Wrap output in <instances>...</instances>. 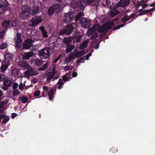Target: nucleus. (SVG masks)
Listing matches in <instances>:
<instances>
[{
    "instance_id": "c85d7f7f",
    "label": "nucleus",
    "mask_w": 155,
    "mask_h": 155,
    "mask_svg": "<svg viewBox=\"0 0 155 155\" xmlns=\"http://www.w3.org/2000/svg\"><path fill=\"white\" fill-rule=\"evenodd\" d=\"M6 64H3L2 63V65L1 67V69L2 71H5L7 68L8 65L10 63L8 62L6 63Z\"/></svg>"
},
{
    "instance_id": "5fc2aeb1",
    "label": "nucleus",
    "mask_w": 155,
    "mask_h": 155,
    "mask_svg": "<svg viewBox=\"0 0 155 155\" xmlns=\"http://www.w3.org/2000/svg\"><path fill=\"white\" fill-rule=\"evenodd\" d=\"M114 24V23L113 22H110L109 23V26L108 27V29H110L113 26Z\"/></svg>"
},
{
    "instance_id": "13d9d810",
    "label": "nucleus",
    "mask_w": 155,
    "mask_h": 155,
    "mask_svg": "<svg viewBox=\"0 0 155 155\" xmlns=\"http://www.w3.org/2000/svg\"><path fill=\"white\" fill-rule=\"evenodd\" d=\"M70 69V67L69 66H66L64 67V71H68Z\"/></svg>"
},
{
    "instance_id": "9d476101",
    "label": "nucleus",
    "mask_w": 155,
    "mask_h": 155,
    "mask_svg": "<svg viewBox=\"0 0 155 155\" xmlns=\"http://www.w3.org/2000/svg\"><path fill=\"white\" fill-rule=\"evenodd\" d=\"M13 84L12 81L8 79H6L3 82V86L2 87V89L6 91L8 89V87L11 86Z\"/></svg>"
},
{
    "instance_id": "a19ab883",
    "label": "nucleus",
    "mask_w": 155,
    "mask_h": 155,
    "mask_svg": "<svg viewBox=\"0 0 155 155\" xmlns=\"http://www.w3.org/2000/svg\"><path fill=\"white\" fill-rule=\"evenodd\" d=\"M110 151L114 153L117 152L118 150L117 147H112L110 149Z\"/></svg>"
},
{
    "instance_id": "72a5a7b5",
    "label": "nucleus",
    "mask_w": 155,
    "mask_h": 155,
    "mask_svg": "<svg viewBox=\"0 0 155 155\" xmlns=\"http://www.w3.org/2000/svg\"><path fill=\"white\" fill-rule=\"evenodd\" d=\"M19 99H21L22 103L24 104L26 103L28 101L27 98L25 96L20 97Z\"/></svg>"
},
{
    "instance_id": "6e6552de",
    "label": "nucleus",
    "mask_w": 155,
    "mask_h": 155,
    "mask_svg": "<svg viewBox=\"0 0 155 155\" xmlns=\"http://www.w3.org/2000/svg\"><path fill=\"white\" fill-rule=\"evenodd\" d=\"M74 12H69L65 14L63 19L64 22L68 23L71 22L74 17Z\"/></svg>"
},
{
    "instance_id": "e433bc0d",
    "label": "nucleus",
    "mask_w": 155,
    "mask_h": 155,
    "mask_svg": "<svg viewBox=\"0 0 155 155\" xmlns=\"http://www.w3.org/2000/svg\"><path fill=\"white\" fill-rule=\"evenodd\" d=\"M128 17L127 15H125L122 18V21L123 23H125L126 21H128L129 20Z\"/></svg>"
},
{
    "instance_id": "6e6d98bb",
    "label": "nucleus",
    "mask_w": 155,
    "mask_h": 155,
    "mask_svg": "<svg viewBox=\"0 0 155 155\" xmlns=\"http://www.w3.org/2000/svg\"><path fill=\"white\" fill-rule=\"evenodd\" d=\"M92 54L91 53L89 52L88 54H87L86 56V59L87 60H88L89 59V57L91 56Z\"/></svg>"
},
{
    "instance_id": "393cba45",
    "label": "nucleus",
    "mask_w": 155,
    "mask_h": 155,
    "mask_svg": "<svg viewBox=\"0 0 155 155\" xmlns=\"http://www.w3.org/2000/svg\"><path fill=\"white\" fill-rule=\"evenodd\" d=\"M88 41L86 40L84 41L83 43L81 44L79 48L81 49H83L86 48L87 46V44L88 43Z\"/></svg>"
},
{
    "instance_id": "2eb2a0df",
    "label": "nucleus",
    "mask_w": 155,
    "mask_h": 155,
    "mask_svg": "<svg viewBox=\"0 0 155 155\" xmlns=\"http://www.w3.org/2000/svg\"><path fill=\"white\" fill-rule=\"evenodd\" d=\"M5 63L8 62L10 63V61L12 60L13 56L9 53H7L5 54Z\"/></svg>"
},
{
    "instance_id": "7c9ffc66",
    "label": "nucleus",
    "mask_w": 155,
    "mask_h": 155,
    "mask_svg": "<svg viewBox=\"0 0 155 155\" xmlns=\"http://www.w3.org/2000/svg\"><path fill=\"white\" fill-rule=\"evenodd\" d=\"M74 48L73 45H69V46H67L66 48V53H69L73 50Z\"/></svg>"
},
{
    "instance_id": "4d7b16f0",
    "label": "nucleus",
    "mask_w": 155,
    "mask_h": 155,
    "mask_svg": "<svg viewBox=\"0 0 155 155\" xmlns=\"http://www.w3.org/2000/svg\"><path fill=\"white\" fill-rule=\"evenodd\" d=\"M82 16V13L81 12H79L78 13L77 15V17L80 18Z\"/></svg>"
},
{
    "instance_id": "0e129e2a",
    "label": "nucleus",
    "mask_w": 155,
    "mask_h": 155,
    "mask_svg": "<svg viewBox=\"0 0 155 155\" xmlns=\"http://www.w3.org/2000/svg\"><path fill=\"white\" fill-rule=\"evenodd\" d=\"M23 86H24L23 84L21 83L19 85V88L20 90H21L23 88Z\"/></svg>"
},
{
    "instance_id": "4c0bfd02",
    "label": "nucleus",
    "mask_w": 155,
    "mask_h": 155,
    "mask_svg": "<svg viewBox=\"0 0 155 155\" xmlns=\"http://www.w3.org/2000/svg\"><path fill=\"white\" fill-rule=\"evenodd\" d=\"M8 46V44L6 42L0 45V49L3 50L6 48Z\"/></svg>"
},
{
    "instance_id": "f8f14e48",
    "label": "nucleus",
    "mask_w": 155,
    "mask_h": 155,
    "mask_svg": "<svg viewBox=\"0 0 155 155\" xmlns=\"http://www.w3.org/2000/svg\"><path fill=\"white\" fill-rule=\"evenodd\" d=\"M107 31V29L104 26L102 25L98 29V32L100 33L99 34L98 37L101 38L104 36Z\"/></svg>"
},
{
    "instance_id": "1a4fd4ad",
    "label": "nucleus",
    "mask_w": 155,
    "mask_h": 155,
    "mask_svg": "<svg viewBox=\"0 0 155 155\" xmlns=\"http://www.w3.org/2000/svg\"><path fill=\"white\" fill-rule=\"evenodd\" d=\"M130 0H120L117 3L114 5L115 8L119 7L125 8L130 4Z\"/></svg>"
},
{
    "instance_id": "864d4df0",
    "label": "nucleus",
    "mask_w": 155,
    "mask_h": 155,
    "mask_svg": "<svg viewBox=\"0 0 155 155\" xmlns=\"http://www.w3.org/2000/svg\"><path fill=\"white\" fill-rule=\"evenodd\" d=\"M150 10H146L142 12L143 15L146 14L150 11Z\"/></svg>"
},
{
    "instance_id": "f03ea898",
    "label": "nucleus",
    "mask_w": 155,
    "mask_h": 155,
    "mask_svg": "<svg viewBox=\"0 0 155 155\" xmlns=\"http://www.w3.org/2000/svg\"><path fill=\"white\" fill-rule=\"evenodd\" d=\"M30 10L31 8L28 5H22L21 8V18L23 20L27 19L31 15Z\"/></svg>"
},
{
    "instance_id": "412c9836",
    "label": "nucleus",
    "mask_w": 155,
    "mask_h": 155,
    "mask_svg": "<svg viewBox=\"0 0 155 155\" xmlns=\"http://www.w3.org/2000/svg\"><path fill=\"white\" fill-rule=\"evenodd\" d=\"M40 10L39 7L37 5H35L33 8L32 14V15H35L37 14Z\"/></svg>"
},
{
    "instance_id": "de8ad7c7",
    "label": "nucleus",
    "mask_w": 155,
    "mask_h": 155,
    "mask_svg": "<svg viewBox=\"0 0 155 155\" xmlns=\"http://www.w3.org/2000/svg\"><path fill=\"white\" fill-rule=\"evenodd\" d=\"M62 80L64 82H66L68 80L69 78L68 77H67L66 75H64L62 76Z\"/></svg>"
},
{
    "instance_id": "49530a36",
    "label": "nucleus",
    "mask_w": 155,
    "mask_h": 155,
    "mask_svg": "<svg viewBox=\"0 0 155 155\" xmlns=\"http://www.w3.org/2000/svg\"><path fill=\"white\" fill-rule=\"evenodd\" d=\"M40 91L39 90H36L34 93V95L35 97L38 96L39 95Z\"/></svg>"
},
{
    "instance_id": "e2e57ef3",
    "label": "nucleus",
    "mask_w": 155,
    "mask_h": 155,
    "mask_svg": "<svg viewBox=\"0 0 155 155\" xmlns=\"http://www.w3.org/2000/svg\"><path fill=\"white\" fill-rule=\"evenodd\" d=\"M77 75V73L76 72H73L72 74V76L73 77H75Z\"/></svg>"
},
{
    "instance_id": "c03bdc74",
    "label": "nucleus",
    "mask_w": 155,
    "mask_h": 155,
    "mask_svg": "<svg viewBox=\"0 0 155 155\" xmlns=\"http://www.w3.org/2000/svg\"><path fill=\"white\" fill-rule=\"evenodd\" d=\"M9 118L8 117H5V118L3 119L2 124H5L7 122H8L9 120Z\"/></svg>"
},
{
    "instance_id": "a878e982",
    "label": "nucleus",
    "mask_w": 155,
    "mask_h": 155,
    "mask_svg": "<svg viewBox=\"0 0 155 155\" xmlns=\"http://www.w3.org/2000/svg\"><path fill=\"white\" fill-rule=\"evenodd\" d=\"M22 41V40H16L15 47L16 49H18L20 48Z\"/></svg>"
},
{
    "instance_id": "8fccbe9b",
    "label": "nucleus",
    "mask_w": 155,
    "mask_h": 155,
    "mask_svg": "<svg viewBox=\"0 0 155 155\" xmlns=\"http://www.w3.org/2000/svg\"><path fill=\"white\" fill-rule=\"evenodd\" d=\"M62 80H63L61 78L59 79L57 83V84H61V85H63L64 84V83L63 82Z\"/></svg>"
},
{
    "instance_id": "774afa93",
    "label": "nucleus",
    "mask_w": 155,
    "mask_h": 155,
    "mask_svg": "<svg viewBox=\"0 0 155 155\" xmlns=\"http://www.w3.org/2000/svg\"><path fill=\"white\" fill-rule=\"evenodd\" d=\"M38 70L39 71H44V70H45V68L43 67V66H42V67H40L38 68Z\"/></svg>"
},
{
    "instance_id": "9b49d317",
    "label": "nucleus",
    "mask_w": 155,
    "mask_h": 155,
    "mask_svg": "<svg viewBox=\"0 0 155 155\" xmlns=\"http://www.w3.org/2000/svg\"><path fill=\"white\" fill-rule=\"evenodd\" d=\"M42 21L41 16H35L33 18L31 21L32 22L31 26L33 27Z\"/></svg>"
},
{
    "instance_id": "c9c22d12",
    "label": "nucleus",
    "mask_w": 155,
    "mask_h": 155,
    "mask_svg": "<svg viewBox=\"0 0 155 155\" xmlns=\"http://www.w3.org/2000/svg\"><path fill=\"white\" fill-rule=\"evenodd\" d=\"M74 59V55H71L69 56L68 57L66 58V60L67 61V62H69Z\"/></svg>"
},
{
    "instance_id": "5701e85b",
    "label": "nucleus",
    "mask_w": 155,
    "mask_h": 155,
    "mask_svg": "<svg viewBox=\"0 0 155 155\" xmlns=\"http://www.w3.org/2000/svg\"><path fill=\"white\" fill-rule=\"evenodd\" d=\"M25 75L28 76H29L31 75H34L36 74V72L32 70H29L28 69L27 71L25 72Z\"/></svg>"
},
{
    "instance_id": "69168bd1",
    "label": "nucleus",
    "mask_w": 155,
    "mask_h": 155,
    "mask_svg": "<svg viewBox=\"0 0 155 155\" xmlns=\"http://www.w3.org/2000/svg\"><path fill=\"white\" fill-rule=\"evenodd\" d=\"M43 90L45 91H47L48 89V87L47 86H43Z\"/></svg>"
},
{
    "instance_id": "b1692460",
    "label": "nucleus",
    "mask_w": 155,
    "mask_h": 155,
    "mask_svg": "<svg viewBox=\"0 0 155 155\" xmlns=\"http://www.w3.org/2000/svg\"><path fill=\"white\" fill-rule=\"evenodd\" d=\"M10 23V20H5L2 23V26L3 28H6L9 25Z\"/></svg>"
},
{
    "instance_id": "37998d69",
    "label": "nucleus",
    "mask_w": 155,
    "mask_h": 155,
    "mask_svg": "<svg viewBox=\"0 0 155 155\" xmlns=\"http://www.w3.org/2000/svg\"><path fill=\"white\" fill-rule=\"evenodd\" d=\"M98 37H99V35L98 34H94L93 35L91 36V38L92 40H96L97 39L96 38H99ZM100 38V37H99Z\"/></svg>"
},
{
    "instance_id": "2f4dec72",
    "label": "nucleus",
    "mask_w": 155,
    "mask_h": 155,
    "mask_svg": "<svg viewBox=\"0 0 155 155\" xmlns=\"http://www.w3.org/2000/svg\"><path fill=\"white\" fill-rule=\"evenodd\" d=\"M106 4H103V5L105 7H108L109 8H112L111 5H110V0H105Z\"/></svg>"
},
{
    "instance_id": "f704fd0d",
    "label": "nucleus",
    "mask_w": 155,
    "mask_h": 155,
    "mask_svg": "<svg viewBox=\"0 0 155 155\" xmlns=\"http://www.w3.org/2000/svg\"><path fill=\"white\" fill-rule=\"evenodd\" d=\"M86 3L90 5H93L95 3V0H86Z\"/></svg>"
},
{
    "instance_id": "39448f33",
    "label": "nucleus",
    "mask_w": 155,
    "mask_h": 155,
    "mask_svg": "<svg viewBox=\"0 0 155 155\" xmlns=\"http://www.w3.org/2000/svg\"><path fill=\"white\" fill-rule=\"evenodd\" d=\"M9 5L7 0H0V15L4 14L8 10Z\"/></svg>"
},
{
    "instance_id": "09e8293b",
    "label": "nucleus",
    "mask_w": 155,
    "mask_h": 155,
    "mask_svg": "<svg viewBox=\"0 0 155 155\" xmlns=\"http://www.w3.org/2000/svg\"><path fill=\"white\" fill-rule=\"evenodd\" d=\"M61 57V55H60L56 59H54L53 61H52V63H54L57 62L60 59Z\"/></svg>"
},
{
    "instance_id": "f257e3e1",
    "label": "nucleus",
    "mask_w": 155,
    "mask_h": 155,
    "mask_svg": "<svg viewBox=\"0 0 155 155\" xmlns=\"http://www.w3.org/2000/svg\"><path fill=\"white\" fill-rule=\"evenodd\" d=\"M86 6V2L84 0H73L71 2L70 6L75 12L83 11Z\"/></svg>"
},
{
    "instance_id": "a18cd8bd",
    "label": "nucleus",
    "mask_w": 155,
    "mask_h": 155,
    "mask_svg": "<svg viewBox=\"0 0 155 155\" xmlns=\"http://www.w3.org/2000/svg\"><path fill=\"white\" fill-rule=\"evenodd\" d=\"M143 0H141L136 5V8H138L139 6L143 5Z\"/></svg>"
},
{
    "instance_id": "473e14b6",
    "label": "nucleus",
    "mask_w": 155,
    "mask_h": 155,
    "mask_svg": "<svg viewBox=\"0 0 155 155\" xmlns=\"http://www.w3.org/2000/svg\"><path fill=\"white\" fill-rule=\"evenodd\" d=\"M35 64L40 66L42 64V61L40 59H37L35 60Z\"/></svg>"
},
{
    "instance_id": "680f3d73",
    "label": "nucleus",
    "mask_w": 155,
    "mask_h": 155,
    "mask_svg": "<svg viewBox=\"0 0 155 155\" xmlns=\"http://www.w3.org/2000/svg\"><path fill=\"white\" fill-rule=\"evenodd\" d=\"M43 66L44 68L45 69V70L48 67V63H45V64H44L43 65Z\"/></svg>"
},
{
    "instance_id": "ddd939ff",
    "label": "nucleus",
    "mask_w": 155,
    "mask_h": 155,
    "mask_svg": "<svg viewBox=\"0 0 155 155\" xmlns=\"http://www.w3.org/2000/svg\"><path fill=\"white\" fill-rule=\"evenodd\" d=\"M80 22L83 27L85 28H88L90 26V21L87 19L82 18L80 21Z\"/></svg>"
},
{
    "instance_id": "4be33fe9",
    "label": "nucleus",
    "mask_w": 155,
    "mask_h": 155,
    "mask_svg": "<svg viewBox=\"0 0 155 155\" xmlns=\"http://www.w3.org/2000/svg\"><path fill=\"white\" fill-rule=\"evenodd\" d=\"M39 29L41 31L44 37L46 38L48 36L47 32L45 30L44 27L41 26L39 28Z\"/></svg>"
},
{
    "instance_id": "3c124183",
    "label": "nucleus",
    "mask_w": 155,
    "mask_h": 155,
    "mask_svg": "<svg viewBox=\"0 0 155 155\" xmlns=\"http://www.w3.org/2000/svg\"><path fill=\"white\" fill-rule=\"evenodd\" d=\"M18 84L17 83H15L13 85V89L14 90H15L18 87Z\"/></svg>"
},
{
    "instance_id": "7ed1b4c3",
    "label": "nucleus",
    "mask_w": 155,
    "mask_h": 155,
    "mask_svg": "<svg viewBox=\"0 0 155 155\" xmlns=\"http://www.w3.org/2000/svg\"><path fill=\"white\" fill-rule=\"evenodd\" d=\"M74 29V27L71 24H68L64 27V28L60 31L58 35H69L73 32Z\"/></svg>"
},
{
    "instance_id": "58836bf2",
    "label": "nucleus",
    "mask_w": 155,
    "mask_h": 155,
    "mask_svg": "<svg viewBox=\"0 0 155 155\" xmlns=\"http://www.w3.org/2000/svg\"><path fill=\"white\" fill-rule=\"evenodd\" d=\"M18 22L17 20L15 19L12 21V22L11 26L12 27H16L17 25Z\"/></svg>"
},
{
    "instance_id": "dca6fc26",
    "label": "nucleus",
    "mask_w": 155,
    "mask_h": 155,
    "mask_svg": "<svg viewBox=\"0 0 155 155\" xmlns=\"http://www.w3.org/2000/svg\"><path fill=\"white\" fill-rule=\"evenodd\" d=\"M56 13H60L61 11V5L59 4H56L52 5Z\"/></svg>"
},
{
    "instance_id": "338daca9",
    "label": "nucleus",
    "mask_w": 155,
    "mask_h": 155,
    "mask_svg": "<svg viewBox=\"0 0 155 155\" xmlns=\"http://www.w3.org/2000/svg\"><path fill=\"white\" fill-rule=\"evenodd\" d=\"M38 70L39 71H44V70H45V68L43 67V66H42V67H40L38 68Z\"/></svg>"
},
{
    "instance_id": "c756f323",
    "label": "nucleus",
    "mask_w": 155,
    "mask_h": 155,
    "mask_svg": "<svg viewBox=\"0 0 155 155\" xmlns=\"http://www.w3.org/2000/svg\"><path fill=\"white\" fill-rule=\"evenodd\" d=\"M48 12L49 15H51L55 13L52 5L48 8Z\"/></svg>"
},
{
    "instance_id": "79ce46f5",
    "label": "nucleus",
    "mask_w": 155,
    "mask_h": 155,
    "mask_svg": "<svg viewBox=\"0 0 155 155\" xmlns=\"http://www.w3.org/2000/svg\"><path fill=\"white\" fill-rule=\"evenodd\" d=\"M15 39L16 40H22L21 38V34L18 32H17L16 35V37L15 38Z\"/></svg>"
},
{
    "instance_id": "cd10ccee",
    "label": "nucleus",
    "mask_w": 155,
    "mask_h": 155,
    "mask_svg": "<svg viewBox=\"0 0 155 155\" xmlns=\"http://www.w3.org/2000/svg\"><path fill=\"white\" fill-rule=\"evenodd\" d=\"M84 51H77L73 54V55L76 57H81L84 54Z\"/></svg>"
},
{
    "instance_id": "603ef678",
    "label": "nucleus",
    "mask_w": 155,
    "mask_h": 155,
    "mask_svg": "<svg viewBox=\"0 0 155 155\" xmlns=\"http://www.w3.org/2000/svg\"><path fill=\"white\" fill-rule=\"evenodd\" d=\"M20 93L18 91L15 90L13 92V95L14 96H16Z\"/></svg>"
},
{
    "instance_id": "6ab92c4d",
    "label": "nucleus",
    "mask_w": 155,
    "mask_h": 155,
    "mask_svg": "<svg viewBox=\"0 0 155 155\" xmlns=\"http://www.w3.org/2000/svg\"><path fill=\"white\" fill-rule=\"evenodd\" d=\"M72 39L70 38H65L63 39V42L67 46H69L72 42Z\"/></svg>"
},
{
    "instance_id": "4468645a",
    "label": "nucleus",
    "mask_w": 155,
    "mask_h": 155,
    "mask_svg": "<svg viewBox=\"0 0 155 155\" xmlns=\"http://www.w3.org/2000/svg\"><path fill=\"white\" fill-rule=\"evenodd\" d=\"M34 54L32 51H30L29 52L25 53L23 55V58L24 59L28 60L29 58L33 57Z\"/></svg>"
},
{
    "instance_id": "052dcab7",
    "label": "nucleus",
    "mask_w": 155,
    "mask_h": 155,
    "mask_svg": "<svg viewBox=\"0 0 155 155\" xmlns=\"http://www.w3.org/2000/svg\"><path fill=\"white\" fill-rule=\"evenodd\" d=\"M135 15V14H133V13L131 14L129 16H128V17L129 19L130 20L131 18L134 17Z\"/></svg>"
},
{
    "instance_id": "aec40b11",
    "label": "nucleus",
    "mask_w": 155,
    "mask_h": 155,
    "mask_svg": "<svg viewBox=\"0 0 155 155\" xmlns=\"http://www.w3.org/2000/svg\"><path fill=\"white\" fill-rule=\"evenodd\" d=\"M19 65L21 68H23L24 69L26 70L28 68L29 65L26 61H22L19 64Z\"/></svg>"
},
{
    "instance_id": "bb28decb",
    "label": "nucleus",
    "mask_w": 155,
    "mask_h": 155,
    "mask_svg": "<svg viewBox=\"0 0 155 155\" xmlns=\"http://www.w3.org/2000/svg\"><path fill=\"white\" fill-rule=\"evenodd\" d=\"M53 91L54 90L53 88H51L48 93L49 98L51 101L53 99V97H54Z\"/></svg>"
},
{
    "instance_id": "0eeeda50",
    "label": "nucleus",
    "mask_w": 155,
    "mask_h": 155,
    "mask_svg": "<svg viewBox=\"0 0 155 155\" xmlns=\"http://www.w3.org/2000/svg\"><path fill=\"white\" fill-rule=\"evenodd\" d=\"M48 73L46 74V77L47 78V81H49L52 79L55 73V65L52 64L49 69Z\"/></svg>"
},
{
    "instance_id": "f3484780",
    "label": "nucleus",
    "mask_w": 155,
    "mask_h": 155,
    "mask_svg": "<svg viewBox=\"0 0 155 155\" xmlns=\"http://www.w3.org/2000/svg\"><path fill=\"white\" fill-rule=\"evenodd\" d=\"M82 38V36L79 34L77 33L75 34L74 38V42H80Z\"/></svg>"
},
{
    "instance_id": "bf43d9fd",
    "label": "nucleus",
    "mask_w": 155,
    "mask_h": 155,
    "mask_svg": "<svg viewBox=\"0 0 155 155\" xmlns=\"http://www.w3.org/2000/svg\"><path fill=\"white\" fill-rule=\"evenodd\" d=\"M17 116V114L15 113H13L11 115V117L12 119H14Z\"/></svg>"
},
{
    "instance_id": "ea45409f",
    "label": "nucleus",
    "mask_w": 155,
    "mask_h": 155,
    "mask_svg": "<svg viewBox=\"0 0 155 155\" xmlns=\"http://www.w3.org/2000/svg\"><path fill=\"white\" fill-rule=\"evenodd\" d=\"M5 79V75L0 74V82H4Z\"/></svg>"
},
{
    "instance_id": "a211bd4d",
    "label": "nucleus",
    "mask_w": 155,
    "mask_h": 155,
    "mask_svg": "<svg viewBox=\"0 0 155 155\" xmlns=\"http://www.w3.org/2000/svg\"><path fill=\"white\" fill-rule=\"evenodd\" d=\"M117 8H115L114 6V8L111 9L110 14L111 16H114L119 14L120 12L116 9Z\"/></svg>"
},
{
    "instance_id": "20e7f679",
    "label": "nucleus",
    "mask_w": 155,
    "mask_h": 155,
    "mask_svg": "<svg viewBox=\"0 0 155 155\" xmlns=\"http://www.w3.org/2000/svg\"><path fill=\"white\" fill-rule=\"evenodd\" d=\"M38 55L41 59H49L50 55V50L48 48H45L38 52Z\"/></svg>"
},
{
    "instance_id": "423d86ee",
    "label": "nucleus",
    "mask_w": 155,
    "mask_h": 155,
    "mask_svg": "<svg viewBox=\"0 0 155 155\" xmlns=\"http://www.w3.org/2000/svg\"><path fill=\"white\" fill-rule=\"evenodd\" d=\"M34 41L31 38H27L25 40L22 44V49H30Z\"/></svg>"
}]
</instances>
